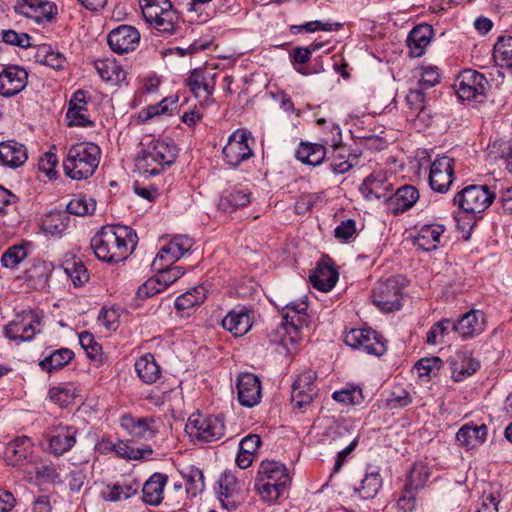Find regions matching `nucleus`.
Masks as SVG:
<instances>
[{
  "mask_svg": "<svg viewBox=\"0 0 512 512\" xmlns=\"http://www.w3.org/2000/svg\"><path fill=\"white\" fill-rule=\"evenodd\" d=\"M0 37L4 43L20 48H28L31 45V37L24 32L18 33L12 29L2 30Z\"/></svg>",
  "mask_w": 512,
  "mask_h": 512,
  "instance_id": "69168bd1",
  "label": "nucleus"
},
{
  "mask_svg": "<svg viewBox=\"0 0 512 512\" xmlns=\"http://www.w3.org/2000/svg\"><path fill=\"white\" fill-rule=\"evenodd\" d=\"M185 85L196 98L203 97L205 101L212 97L215 90V82L208 81L205 71L201 69L192 70L185 79Z\"/></svg>",
  "mask_w": 512,
  "mask_h": 512,
  "instance_id": "f704fd0d",
  "label": "nucleus"
},
{
  "mask_svg": "<svg viewBox=\"0 0 512 512\" xmlns=\"http://www.w3.org/2000/svg\"><path fill=\"white\" fill-rule=\"evenodd\" d=\"M295 156L304 164L317 166L324 161L326 148L322 144L301 142Z\"/></svg>",
  "mask_w": 512,
  "mask_h": 512,
  "instance_id": "37998d69",
  "label": "nucleus"
},
{
  "mask_svg": "<svg viewBox=\"0 0 512 512\" xmlns=\"http://www.w3.org/2000/svg\"><path fill=\"white\" fill-rule=\"evenodd\" d=\"M205 299L206 289L203 286H195L176 298L175 307L178 311H189L200 306Z\"/></svg>",
  "mask_w": 512,
  "mask_h": 512,
  "instance_id": "09e8293b",
  "label": "nucleus"
},
{
  "mask_svg": "<svg viewBox=\"0 0 512 512\" xmlns=\"http://www.w3.org/2000/svg\"><path fill=\"white\" fill-rule=\"evenodd\" d=\"M488 434L487 426L465 424L456 433V440L467 449L474 448L486 441Z\"/></svg>",
  "mask_w": 512,
  "mask_h": 512,
  "instance_id": "e433bc0d",
  "label": "nucleus"
},
{
  "mask_svg": "<svg viewBox=\"0 0 512 512\" xmlns=\"http://www.w3.org/2000/svg\"><path fill=\"white\" fill-rule=\"evenodd\" d=\"M41 319L37 311H24L4 326L3 333L6 338L17 344L31 341L41 331Z\"/></svg>",
  "mask_w": 512,
  "mask_h": 512,
  "instance_id": "9b49d317",
  "label": "nucleus"
},
{
  "mask_svg": "<svg viewBox=\"0 0 512 512\" xmlns=\"http://www.w3.org/2000/svg\"><path fill=\"white\" fill-rule=\"evenodd\" d=\"M290 483L286 466L275 460H263L258 468L255 489L268 502L276 501Z\"/></svg>",
  "mask_w": 512,
  "mask_h": 512,
  "instance_id": "20e7f679",
  "label": "nucleus"
},
{
  "mask_svg": "<svg viewBox=\"0 0 512 512\" xmlns=\"http://www.w3.org/2000/svg\"><path fill=\"white\" fill-rule=\"evenodd\" d=\"M79 343L91 360L102 363V347L96 342L94 336L90 332L84 331L80 333Z\"/></svg>",
  "mask_w": 512,
  "mask_h": 512,
  "instance_id": "4d7b16f0",
  "label": "nucleus"
},
{
  "mask_svg": "<svg viewBox=\"0 0 512 512\" xmlns=\"http://www.w3.org/2000/svg\"><path fill=\"white\" fill-rule=\"evenodd\" d=\"M134 367L137 376L146 384H153L161 377V368L151 353L140 356Z\"/></svg>",
  "mask_w": 512,
  "mask_h": 512,
  "instance_id": "4c0bfd02",
  "label": "nucleus"
},
{
  "mask_svg": "<svg viewBox=\"0 0 512 512\" xmlns=\"http://www.w3.org/2000/svg\"><path fill=\"white\" fill-rule=\"evenodd\" d=\"M451 334H456L455 320L443 318L430 327L426 342L429 345L444 343L450 338Z\"/></svg>",
  "mask_w": 512,
  "mask_h": 512,
  "instance_id": "a18cd8bd",
  "label": "nucleus"
},
{
  "mask_svg": "<svg viewBox=\"0 0 512 512\" xmlns=\"http://www.w3.org/2000/svg\"><path fill=\"white\" fill-rule=\"evenodd\" d=\"M382 487V477L377 467L369 466L360 486L355 488V492L361 499H373Z\"/></svg>",
  "mask_w": 512,
  "mask_h": 512,
  "instance_id": "58836bf2",
  "label": "nucleus"
},
{
  "mask_svg": "<svg viewBox=\"0 0 512 512\" xmlns=\"http://www.w3.org/2000/svg\"><path fill=\"white\" fill-rule=\"evenodd\" d=\"M114 451L119 457L127 460H140L145 457V454H152V449L150 448L145 450L140 448H134L128 442L125 441H118L116 444H114Z\"/></svg>",
  "mask_w": 512,
  "mask_h": 512,
  "instance_id": "bf43d9fd",
  "label": "nucleus"
},
{
  "mask_svg": "<svg viewBox=\"0 0 512 512\" xmlns=\"http://www.w3.org/2000/svg\"><path fill=\"white\" fill-rule=\"evenodd\" d=\"M339 274L337 270L327 263H318L309 276L312 286L323 292L330 291L337 283Z\"/></svg>",
  "mask_w": 512,
  "mask_h": 512,
  "instance_id": "72a5a7b5",
  "label": "nucleus"
},
{
  "mask_svg": "<svg viewBox=\"0 0 512 512\" xmlns=\"http://www.w3.org/2000/svg\"><path fill=\"white\" fill-rule=\"evenodd\" d=\"M252 310L238 306L222 319V327L236 337L245 335L252 327Z\"/></svg>",
  "mask_w": 512,
  "mask_h": 512,
  "instance_id": "5701e85b",
  "label": "nucleus"
},
{
  "mask_svg": "<svg viewBox=\"0 0 512 512\" xmlns=\"http://www.w3.org/2000/svg\"><path fill=\"white\" fill-rule=\"evenodd\" d=\"M96 210V200L86 195H78L70 200L65 212L76 216L91 215Z\"/></svg>",
  "mask_w": 512,
  "mask_h": 512,
  "instance_id": "864d4df0",
  "label": "nucleus"
},
{
  "mask_svg": "<svg viewBox=\"0 0 512 512\" xmlns=\"http://www.w3.org/2000/svg\"><path fill=\"white\" fill-rule=\"evenodd\" d=\"M372 302L380 310L391 312L402 306L403 292L396 278L379 282L373 289Z\"/></svg>",
  "mask_w": 512,
  "mask_h": 512,
  "instance_id": "ddd939ff",
  "label": "nucleus"
},
{
  "mask_svg": "<svg viewBox=\"0 0 512 512\" xmlns=\"http://www.w3.org/2000/svg\"><path fill=\"white\" fill-rule=\"evenodd\" d=\"M94 67L102 80L106 82L119 84L126 78V72L115 59H98L94 62Z\"/></svg>",
  "mask_w": 512,
  "mask_h": 512,
  "instance_id": "a19ab883",
  "label": "nucleus"
},
{
  "mask_svg": "<svg viewBox=\"0 0 512 512\" xmlns=\"http://www.w3.org/2000/svg\"><path fill=\"white\" fill-rule=\"evenodd\" d=\"M316 372L312 370L301 373L292 384L291 402L295 408L303 409L309 406L317 396L315 380Z\"/></svg>",
  "mask_w": 512,
  "mask_h": 512,
  "instance_id": "dca6fc26",
  "label": "nucleus"
},
{
  "mask_svg": "<svg viewBox=\"0 0 512 512\" xmlns=\"http://www.w3.org/2000/svg\"><path fill=\"white\" fill-rule=\"evenodd\" d=\"M449 365L452 378L456 382L470 377L480 368L479 361L467 351H457L449 358Z\"/></svg>",
  "mask_w": 512,
  "mask_h": 512,
  "instance_id": "393cba45",
  "label": "nucleus"
},
{
  "mask_svg": "<svg viewBox=\"0 0 512 512\" xmlns=\"http://www.w3.org/2000/svg\"><path fill=\"white\" fill-rule=\"evenodd\" d=\"M121 426L133 437L151 439L158 432L155 419L152 417H133L125 415L121 418Z\"/></svg>",
  "mask_w": 512,
  "mask_h": 512,
  "instance_id": "c756f323",
  "label": "nucleus"
},
{
  "mask_svg": "<svg viewBox=\"0 0 512 512\" xmlns=\"http://www.w3.org/2000/svg\"><path fill=\"white\" fill-rule=\"evenodd\" d=\"M418 199V190L414 186L404 185L398 188L389 200L393 205V213L397 215L412 208Z\"/></svg>",
  "mask_w": 512,
  "mask_h": 512,
  "instance_id": "ea45409f",
  "label": "nucleus"
},
{
  "mask_svg": "<svg viewBox=\"0 0 512 512\" xmlns=\"http://www.w3.org/2000/svg\"><path fill=\"white\" fill-rule=\"evenodd\" d=\"M176 157L177 149L170 139H152L142 150L137 167L143 175L153 177L173 164Z\"/></svg>",
  "mask_w": 512,
  "mask_h": 512,
  "instance_id": "39448f33",
  "label": "nucleus"
},
{
  "mask_svg": "<svg viewBox=\"0 0 512 512\" xmlns=\"http://www.w3.org/2000/svg\"><path fill=\"white\" fill-rule=\"evenodd\" d=\"M186 431L200 441L213 442L219 440L225 432L222 415H203L193 413L186 424Z\"/></svg>",
  "mask_w": 512,
  "mask_h": 512,
  "instance_id": "6e6552de",
  "label": "nucleus"
},
{
  "mask_svg": "<svg viewBox=\"0 0 512 512\" xmlns=\"http://www.w3.org/2000/svg\"><path fill=\"white\" fill-rule=\"evenodd\" d=\"M440 78L441 76L438 67L423 65L420 67V79L418 80L417 85L427 90L437 85L440 82Z\"/></svg>",
  "mask_w": 512,
  "mask_h": 512,
  "instance_id": "0e129e2a",
  "label": "nucleus"
},
{
  "mask_svg": "<svg viewBox=\"0 0 512 512\" xmlns=\"http://www.w3.org/2000/svg\"><path fill=\"white\" fill-rule=\"evenodd\" d=\"M357 236L356 221L354 219H346L334 229V237L341 243H349Z\"/></svg>",
  "mask_w": 512,
  "mask_h": 512,
  "instance_id": "052dcab7",
  "label": "nucleus"
},
{
  "mask_svg": "<svg viewBox=\"0 0 512 512\" xmlns=\"http://www.w3.org/2000/svg\"><path fill=\"white\" fill-rule=\"evenodd\" d=\"M139 488V481L129 477L106 485L105 490H103L101 494L105 501L118 502L127 500L136 495Z\"/></svg>",
  "mask_w": 512,
  "mask_h": 512,
  "instance_id": "cd10ccee",
  "label": "nucleus"
},
{
  "mask_svg": "<svg viewBox=\"0 0 512 512\" xmlns=\"http://www.w3.org/2000/svg\"><path fill=\"white\" fill-rule=\"evenodd\" d=\"M454 181V159L438 156L430 165L429 185L437 193H446Z\"/></svg>",
  "mask_w": 512,
  "mask_h": 512,
  "instance_id": "2eb2a0df",
  "label": "nucleus"
},
{
  "mask_svg": "<svg viewBox=\"0 0 512 512\" xmlns=\"http://www.w3.org/2000/svg\"><path fill=\"white\" fill-rule=\"evenodd\" d=\"M433 35L432 26L421 24L415 26L407 37V46L411 57H421L431 42Z\"/></svg>",
  "mask_w": 512,
  "mask_h": 512,
  "instance_id": "2f4dec72",
  "label": "nucleus"
},
{
  "mask_svg": "<svg viewBox=\"0 0 512 512\" xmlns=\"http://www.w3.org/2000/svg\"><path fill=\"white\" fill-rule=\"evenodd\" d=\"M495 193L485 185H469L454 196V204L465 213L476 215L484 212L494 201Z\"/></svg>",
  "mask_w": 512,
  "mask_h": 512,
  "instance_id": "1a4fd4ad",
  "label": "nucleus"
},
{
  "mask_svg": "<svg viewBox=\"0 0 512 512\" xmlns=\"http://www.w3.org/2000/svg\"><path fill=\"white\" fill-rule=\"evenodd\" d=\"M307 297L287 303L282 309V321L268 333L272 344L288 348L301 338V330L308 326Z\"/></svg>",
  "mask_w": 512,
  "mask_h": 512,
  "instance_id": "f03ea898",
  "label": "nucleus"
},
{
  "mask_svg": "<svg viewBox=\"0 0 512 512\" xmlns=\"http://www.w3.org/2000/svg\"><path fill=\"white\" fill-rule=\"evenodd\" d=\"M28 244L13 245L1 257V264L8 269L16 268L27 256Z\"/></svg>",
  "mask_w": 512,
  "mask_h": 512,
  "instance_id": "6e6d98bb",
  "label": "nucleus"
},
{
  "mask_svg": "<svg viewBox=\"0 0 512 512\" xmlns=\"http://www.w3.org/2000/svg\"><path fill=\"white\" fill-rule=\"evenodd\" d=\"M486 327L485 314L480 310H470L455 321L456 334L462 340L480 335Z\"/></svg>",
  "mask_w": 512,
  "mask_h": 512,
  "instance_id": "412c9836",
  "label": "nucleus"
},
{
  "mask_svg": "<svg viewBox=\"0 0 512 512\" xmlns=\"http://www.w3.org/2000/svg\"><path fill=\"white\" fill-rule=\"evenodd\" d=\"M138 243L136 232L124 225H106L90 241L95 256L103 262L119 263L128 258Z\"/></svg>",
  "mask_w": 512,
  "mask_h": 512,
  "instance_id": "f257e3e1",
  "label": "nucleus"
},
{
  "mask_svg": "<svg viewBox=\"0 0 512 512\" xmlns=\"http://www.w3.org/2000/svg\"><path fill=\"white\" fill-rule=\"evenodd\" d=\"M51 270L45 262H38L33 268L28 270V278L35 281V286L38 288H45L48 286Z\"/></svg>",
  "mask_w": 512,
  "mask_h": 512,
  "instance_id": "e2e57ef3",
  "label": "nucleus"
},
{
  "mask_svg": "<svg viewBox=\"0 0 512 512\" xmlns=\"http://www.w3.org/2000/svg\"><path fill=\"white\" fill-rule=\"evenodd\" d=\"M78 429L72 425L52 427L45 435L47 451L54 456H62L69 452L77 442Z\"/></svg>",
  "mask_w": 512,
  "mask_h": 512,
  "instance_id": "4468645a",
  "label": "nucleus"
},
{
  "mask_svg": "<svg viewBox=\"0 0 512 512\" xmlns=\"http://www.w3.org/2000/svg\"><path fill=\"white\" fill-rule=\"evenodd\" d=\"M167 476L162 473H154L142 487V499L146 504L158 506L163 500L164 487Z\"/></svg>",
  "mask_w": 512,
  "mask_h": 512,
  "instance_id": "c9c22d12",
  "label": "nucleus"
},
{
  "mask_svg": "<svg viewBox=\"0 0 512 512\" xmlns=\"http://www.w3.org/2000/svg\"><path fill=\"white\" fill-rule=\"evenodd\" d=\"M36 59L39 63L52 67L53 69H60L65 61L61 53L53 51L51 46L48 45H43L38 49Z\"/></svg>",
  "mask_w": 512,
  "mask_h": 512,
  "instance_id": "13d9d810",
  "label": "nucleus"
},
{
  "mask_svg": "<svg viewBox=\"0 0 512 512\" xmlns=\"http://www.w3.org/2000/svg\"><path fill=\"white\" fill-rule=\"evenodd\" d=\"M145 21L159 33L169 36L179 28V14L170 0H139Z\"/></svg>",
  "mask_w": 512,
  "mask_h": 512,
  "instance_id": "423d86ee",
  "label": "nucleus"
},
{
  "mask_svg": "<svg viewBox=\"0 0 512 512\" xmlns=\"http://www.w3.org/2000/svg\"><path fill=\"white\" fill-rule=\"evenodd\" d=\"M73 397L74 389L66 386H54L48 392V398L60 406L68 405Z\"/></svg>",
  "mask_w": 512,
  "mask_h": 512,
  "instance_id": "774afa93",
  "label": "nucleus"
},
{
  "mask_svg": "<svg viewBox=\"0 0 512 512\" xmlns=\"http://www.w3.org/2000/svg\"><path fill=\"white\" fill-rule=\"evenodd\" d=\"M346 345L366 354L382 356L386 350L383 337L370 328L351 329L344 337Z\"/></svg>",
  "mask_w": 512,
  "mask_h": 512,
  "instance_id": "f8f14e48",
  "label": "nucleus"
},
{
  "mask_svg": "<svg viewBox=\"0 0 512 512\" xmlns=\"http://www.w3.org/2000/svg\"><path fill=\"white\" fill-rule=\"evenodd\" d=\"M431 475V470L424 462H416L407 477V483L405 485L406 491H416L422 489L427 483Z\"/></svg>",
  "mask_w": 512,
  "mask_h": 512,
  "instance_id": "3c124183",
  "label": "nucleus"
},
{
  "mask_svg": "<svg viewBox=\"0 0 512 512\" xmlns=\"http://www.w3.org/2000/svg\"><path fill=\"white\" fill-rule=\"evenodd\" d=\"M56 14L57 7L53 2L37 0L36 15L34 17L36 23L49 22Z\"/></svg>",
  "mask_w": 512,
  "mask_h": 512,
  "instance_id": "338daca9",
  "label": "nucleus"
},
{
  "mask_svg": "<svg viewBox=\"0 0 512 512\" xmlns=\"http://www.w3.org/2000/svg\"><path fill=\"white\" fill-rule=\"evenodd\" d=\"M494 59L502 67L512 70V37H501L494 46Z\"/></svg>",
  "mask_w": 512,
  "mask_h": 512,
  "instance_id": "5fc2aeb1",
  "label": "nucleus"
},
{
  "mask_svg": "<svg viewBox=\"0 0 512 512\" xmlns=\"http://www.w3.org/2000/svg\"><path fill=\"white\" fill-rule=\"evenodd\" d=\"M28 158L25 145L8 140L0 143V164L12 169L22 166Z\"/></svg>",
  "mask_w": 512,
  "mask_h": 512,
  "instance_id": "7c9ffc66",
  "label": "nucleus"
},
{
  "mask_svg": "<svg viewBox=\"0 0 512 512\" xmlns=\"http://www.w3.org/2000/svg\"><path fill=\"white\" fill-rule=\"evenodd\" d=\"M252 144H254V139L251 136V132L245 129L235 130L229 136L222 150L225 163L230 168H238L241 163L247 161L254 155Z\"/></svg>",
  "mask_w": 512,
  "mask_h": 512,
  "instance_id": "9d476101",
  "label": "nucleus"
},
{
  "mask_svg": "<svg viewBox=\"0 0 512 512\" xmlns=\"http://www.w3.org/2000/svg\"><path fill=\"white\" fill-rule=\"evenodd\" d=\"M361 193L369 200L382 199L387 201L391 198V185L381 172L373 173L366 177L360 186Z\"/></svg>",
  "mask_w": 512,
  "mask_h": 512,
  "instance_id": "bb28decb",
  "label": "nucleus"
},
{
  "mask_svg": "<svg viewBox=\"0 0 512 512\" xmlns=\"http://www.w3.org/2000/svg\"><path fill=\"white\" fill-rule=\"evenodd\" d=\"M236 390L238 401L244 407H254L261 401V381L253 373L243 372L238 374L236 378Z\"/></svg>",
  "mask_w": 512,
  "mask_h": 512,
  "instance_id": "f3484780",
  "label": "nucleus"
},
{
  "mask_svg": "<svg viewBox=\"0 0 512 512\" xmlns=\"http://www.w3.org/2000/svg\"><path fill=\"white\" fill-rule=\"evenodd\" d=\"M193 239L186 235L174 236L166 245H164L155 257V266L158 267L160 261L174 264L193 246Z\"/></svg>",
  "mask_w": 512,
  "mask_h": 512,
  "instance_id": "4be33fe9",
  "label": "nucleus"
},
{
  "mask_svg": "<svg viewBox=\"0 0 512 512\" xmlns=\"http://www.w3.org/2000/svg\"><path fill=\"white\" fill-rule=\"evenodd\" d=\"M406 102L409 108L419 114L424 111L426 106L425 89L417 85L411 88L406 96Z\"/></svg>",
  "mask_w": 512,
  "mask_h": 512,
  "instance_id": "680f3d73",
  "label": "nucleus"
},
{
  "mask_svg": "<svg viewBox=\"0 0 512 512\" xmlns=\"http://www.w3.org/2000/svg\"><path fill=\"white\" fill-rule=\"evenodd\" d=\"M70 222V216L65 211H51L46 214L42 220V229L46 234H50L55 237H61L66 230Z\"/></svg>",
  "mask_w": 512,
  "mask_h": 512,
  "instance_id": "79ce46f5",
  "label": "nucleus"
},
{
  "mask_svg": "<svg viewBox=\"0 0 512 512\" xmlns=\"http://www.w3.org/2000/svg\"><path fill=\"white\" fill-rule=\"evenodd\" d=\"M445 231L446 227L443 224H424L417 230V235L413 239L414 245L425 252L436 250L441 245Z\"/></svg>",
  "mask_w": 512,
  "mask_h": 512,
  "instance_id": "b1692460",
  "label": "nucleus"
},
{
  "mask_svg": "<svg viewBox=\"0 0 512 512\" xmlns=\"http://www.w3.org/2000/svg\"><path fill=\"white\" fill-rule=\"evenodd\" d=\"M182 477L185 480L186 493L190 497H196L204 491V474L196 466H188L182 471Z\"/></svg>",
  "mask_w": 512,
  "mask_h": 512,
  "instance_id": "de8ad7c7",
  "label": "nucleus"
},
{
  "mask_svg": "<svg viewBox=\"0 0 512 512\" xmlns=\"http://www.w3.org/2000/svg\"><path fill=\"white\" fill-rule=\"evenodd\" d=\"M28 72L20 65H7L0 72V95L12 97L25 89Z\"/></svg>",
  "mask_w": 512,
  "mask_h": 512,
  "instance_id": "a211bd4d",
  "label": "nucleus"
},
{
  "mask_svg": "<svg viewBox=\"0 0 512 512\" xmlns=\"http://www.w3.org/2000/svg\"><path fill=\"white\" fill-rule=\"evenodd\" d=\"M173 264H169L165 261H160L158 263V267L155 266V259L152 262V269L157 273V277L164 286V288H168L173 283H175L178 279H180L185 270L182 266H172Z\"/></svg>",
  "mask_w": 512,
  "mask_h": 512,
  "instance_id": "8fccbe9b",
  "label": "nucleus"
},
{
  "mask_svg": "<svg viewBox=\"0 0 512 512\" xmlns=\"http://www.w3.org/2000/svg\"><path fill=\"white\" fill-rule=\"evenodd\" d=\"M3 454L5 461L12 466L31 461L33 454L31 439L27 436L17 437L6 445Z\"/></svg>",
  "mask_w": 512,
  "mask_h": 512,
  "instance_id": "a878e982",
  "label": "nucleus"
},
{
  "mask_svg": "<svg viewBox=\"0 0 512 512\" xmlns=\"http://www.w3.org/2000/svg\"><path fill=\"white\" fill-rule=\"evenodd\" d=\"M491 81L477 70L465 69L459 73L454 84L457 97L461 101L484 103L492 88Z\"/></svg>",
  "mask_w": 512,
  "mask_h": 512,
  "instance_id": "0eeeda50",
  "label": "nucleus"
},
{
  "mask_svg": "<svg viewBox=\"0 0 512 512\" xmlns=\"http://www.w3.org/2000/svg\"><path fill=\"white\" fill-rule=\"evenodd\" d=\"M250 202V190L248 188L235 186L222 193L218 207L224 212L232 213L237 209L246 207Z\"/></svg>",
  "mask_w": 512,
  "mask_h": 512,
  "instance_id": "473e14b6",
  "label": "nucleus"
},
{
  "mask_svg": "<svg viewBox=\"0 0 512 512\" xmlns=\"http://www.w3.org/2000/svg\"><path fill=\"white\" fill-rule=\"evenodd\" d=\"M107 42L113 52L125 54L134 51L140 42L139 31L130 25H120L110 31Z\"/></svg>",
  "mask_w": 512,
  "mask_h": 512,
  "instance_id": "6ab92c4d",
  "label": "nucleus"
},
{
  "mask_svg": "<svg viewBox=\"0 0 512 512\" xmlns=\"http://www.w3.org/2000/svg\"><path fill=\"white\" fill-rule=\"evenodd\" d=\"M101 158L100 147L93 142H80L71 145L63 160V169L73 180L90 178L98 168Z\"/></svg>",
  "mask_w": 512,
  "mask_h": 512,
  "instance_id": "7ed1b4c3",
  "label": "nucleus"
},
{
  "mask_svg": "<svg viewBox=\"0 0 512 512\" xmlns=\"http://www.w3.org/2000/svg\"><path fill=\"white\" fill-rule=\"evenodd\" d=\"M218 483L219 488L217 495L222 507L230 511L235 510L242 501L241 483L237 480L236 476L229 471H225L221 474Z\"/></svg>",
  "mask_w": 512,
  "mask_h": 512,
  "instance_id": "aec40b11",
  "label": "nucleus"
},
{
  "mask_svg": "<svg viewBox=\"0 0 512 512\" xmlns=\"http://www.w3.org/2000/svg\"><path fill=\"white\" fill-rule=\"evenodd\" d=\"M357 160V155L352 154L343 146H336L330 163V170L334 174H344L356 165Z\"/></svg>",
  "mask_w": 512,
  "mask_h": 512,
  "instance_id": "49530a36",
  "label": "nucleus"
},
{
  "mask_svg": "<svg viewBox=\"0 0 512 512\" xmlns=\"http://www.w3.org/2000/svg\"><path fill=\"white\" fill-rule=\"evenodd\" d=\"M74 358V352L68 348H60L54 350L47 356H45L40 362V368L47 372L52 373L54 371L62 369Z\"/></svg>",
  "mask_w": 512,
  "mask_h": 512,
  "instance_id": "c03bdc74",
  "label": "nucleus"
},
{
  "mask_svg": "<svg viewBox=\"0 0 512 512\" xmlns=\"http://www.w3.org/2000/svg\"><path fill=\"white\" fill-rule=\"evenodd\" d=\"M68 126L93 127L94 122L87 115L85 93L81 90L75 92L69 102L66 112Z\"/></svg>",
  "mask_w": 512,
  "mask_h": 512,
  "instance_id": "c85d7f7f",
  "label": "nucleus"
},
{
  "mask_svg": "<svg viewBox=\"0 0 512 512\" xmlns=\"http://www.w3.org/2000/svg\"><path fill=\"white\" fill-rule=\"evenodd\" d=\"M62 267L64 273L71 279L75 287H80L89 280V273L79 259L66 260Z\"/></svg>",
  "mask_w": 512,
  "mask_h": 512,
  "instance_id": "603ef678",
  "label": "nucleus"
}]
</instances>
